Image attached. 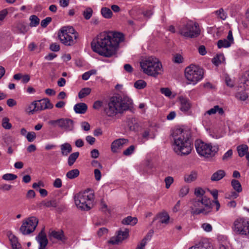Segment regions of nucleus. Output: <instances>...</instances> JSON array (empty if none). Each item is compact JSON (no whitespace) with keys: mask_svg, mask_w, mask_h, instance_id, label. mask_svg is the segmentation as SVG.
Listing matches in <instances>:
<instances>
[{"mask_svg":"<svg viewBox=\"0 0 249 249\" xmlns=\"http://www.w3.org/2000/svg\"><path fill=\"white\" fill-rule=\"evenodd\" d=\"M61 154L67 156L72 151V147L69 143L66 142L60 145Z\"/></svg>","mask_w":249,"mask_h":249,"instance_id":"obj_23","label":"nucleus"},{"mask_svg":"<svg viewBox=\"0 0 249 249\" xmlns=\"http://www.w3.org/2000/svg\"><path fill=\"white\" fill-rule=\"evenodd\" d=\"M101 13L102 16L107 19H109L112 17L113 13L109 8L107 7H103L101 10Z\"/></svg>","mask_w":249,"mask_h":249,"instance_id":"obj_30","label":"nucleus"},{"mask_svg":"<svg viewBox=\"0 0 249 249\" xmlns=\"http://www.w3.org/2000/svg\"><path fill=\"white\" fill-rule=\"evenodd\" d=\"M91 89L89 88H84L82 89L78 93V97L80 99L85 98L89 95L91 92Z\"/></svg>","mask_w":249,"mask_h":249,"instance_id":"obj_35","label":"nucleus"},{"mask_svg":"<svg viewBox=\"0 0 249 249\" xmlns=\"http://www.w3.org/2000/svg\"><path fill=\"white\" fill-rule=\"evenodd\" d=\"M195 147L198 154L205 158H212L217 153L218 145L213 146L211 143H207L200 140H197L195 143Z\"/></svg>","mask_w":249,"mask_h":249,"instance_id":"obj_7","label":"nucleus"},{"mask_svg":"<svg viewBox=\"0 0 249 249\" xmlns=\"http://www.w3.org/2000/svg\"><path fill=\"white\" fill-rule=\"evenodd\" d=\"M178 30L181 36L188 38L196 37L200 33L198 24L191 20L187 21L181 26H179Z\"/></svg>","mask_w":249,"mask_h":249,"instance_id":"obj_9","label":"nucleus"},{"mask_svg":"<svg viewBox=\"0 0 249 249\" xmlns=\"http://www.w3.org/2000/svg\"><path fill=\"white\" fill-rule=\"evenodd\" d=\"M164 181L165 182V187L167 189L169 188L171 185L174 182V178L173 177L169 176L165 178Z\"/></svg>","mask_w":249,"mask_h":249,"instance_id":"obj_48","label":"nucleus"},{"mask_svg":"<svg viewBox=\"0 0 249 249\" xmlns=\"http://www.w3.org/2000/svg\"><path fill=\"white\" fill-rule=\"evenodd\" d=\"M224 60V56L223 54H217L212 59V62L215 66H218Z\"/></svg>","mask_w":249,"mask_h":249,"instance_id":"obj_34","label":"nucleus"},{"mask_svg":"<svg viewBox=\"0 0 249 249\" xmlns=\"http://www.w3.org/2000/svg\"><path fill=\"white\" fill-rule=\"evenodd\" d=\"M79 156V153L78 152H76L71 153L68 159V164L70 166H72L76 159Z\"/></svg>","mask_w":249,"mask_h":249,"instance_id":"obj_33","label":"nucleus"},{"mask_svg":"<svg viewBox=\"0 0 249 249\" xmlns=\"http://www.w3.org/2000/svg\"><path fill=\"white\" fill-rule=\"evenodd\" d=\"M82 128L86 131L90 130V125L87 122H82L81 124Z\"/></svg>","mask_w":249,"mask_h":249,"instance_id":"obj_58","label":"nucleus"},{"mask_svg":"<svg viewBox=\"0 0 249 249\" xmlns=\"http://www.w3.org/2000/svg\"><path fill=\"white\" fill-rule=\"evenodd\" d=\"M52 18L51 17H47L41 21V26L43 28H45L51 22Z\"/></svg>","mask_w":249,"mask_h":249,"instance_id":"obj_51","label":"nucleus"},{"mask_svg":"<svg viewBox=\"0 0 249 249\" xmlns=\"http://www.w3.org/2000/svg\"><path fill=\"white\" fill-rule=\"evenodd\" d=\"M59 127L67 131H71L74 128L73 121L69 118L60 119Z\"/></svg>","mask_w":249,"mask_h":249,"instance_id":"obj_13","label":"nucleus"},{"mask_svg":"<svg viewBox=\"0 0 249 249\" xmlns=\"http://www.w3.org/2000/svg\"><path fill=\"white\" fill-rule=\"evenodd\" d=\"M36 108L38 110H43L46 109H51L53 107V105L50 102V101L47 99H43L38 101H36Z\"/></svg>","mask_w":249,"mask_h":249,"instance_id":"obj_17","label":"nucleus"},{"mask_svg":"<svg viewBox=\"0 0 249 249\" xmlns=\"http://www.w3.org/2000/svg\"><path fill=\"white\" fill-rule=\"evenodd\" d=\"M189 187L188 185H184L182 186L178 192V196L180 197H183L186 196L189 192Z\"/></svg>","mask_w":249,"mask_h":249,"instance_id":"obj_40","label":"nucleus"},{"mask_svg":"<svg viewBox=\"0 0 249 249\" xmlns=\"http://www.w3.org/2000/svg\"><path fill=\"white\" fill-rule=\"evenodd\" d=\"M26 137L28 142H32L36 138V134L34 132H30L27 134Z\"/></svg>","mask_w":249,"mask_h":249,"instance_id":"obj_50","label":"nucleus"},{"mask_svg":"<svg viewBox=\"0 0 249 249\" xmlns=\"http://www.w3.org/2000/svg\"><path fill=\"white\" fill-rule=\"evenodd\" d=\"M38 223L35 216H31L25 219L20 227L19 231L23 235H28L34 232Z\"/></svg>","mask_w":249,"mask_h":249,"instance_id":"obj_11","label":"nucleus"},{"mask_svg":"<svg viewBox=\"0 0 249 249\" xmlns=\"http://www.w3.org/2000/svg\"><path fill=\"white\" fill-rule=\"evenodd\" d=\"M218 112L220 115H222L224 113L223 109L222 107H220L218 106H215L213 108H211L204 113V116L207 115H212L214 114L216 112Z\"/></svg>","mask_w":249,"mask_h":249,"instance_id":"obj_26","label":"nucleus"},{"mask_svg":"<svg viewBox=\"0 0 249 249\" xmlns=\"http://www.w3.org/2000/svg\"><path fill=\"white\" fill-rule=\"evenodd\" d=\"M29 19L30 20V26L31 27H36L39 23L40 19L36 15L31 16Z\"/></svg>","mask_w":249,"mask_h":249,"instance_id":"obj_41","label":"nucleus"},{"mask_svg":"<svg viewBox=\"0 0 249 249\" xmlns=\"http://www.w3.org/2000/svg\"><path fill=\"white\" fill-rule=\"evenodd\" d=\"M4 143L7 145L9 146L13 142V138L10 136H5L3 138Z\"/></svg>","mask_w":249,"mask_h":249,"instance_id":"obj_56","label":"nucleus"},{"mask_svg":"<svg viewBox=\"0 0 249 249\" xmlns=\"http://www.w3.org/2000/svg\"><path fill=\"white\" fill-rule=\"evenodd\" d=\"M135 150V146L133 145H131L126 149L124 151L123 154L125 156H129L131 155Z\"/></svg>","mask_w":249,"mask_h":249,"instance_id":"obj_49","label":"nucleus"},{"mask_svg":"<svg viewBox=\"0 0 249 249\" xmlns=\"http://www.w3.org/2000/svg\"><path fill=\"white\" fill-rule=\"evenodd\" d=\"M140 65L143 72L148 75L156 77L162 71V65L156 57H149L142 60Z\"/></svg>","mask_w":249,"mask_h":249,"instance_id":"obj_5","label":"nucleus"},{"mask_svg":"<svg viewBox=\"0 0 249 249\" xmlns=\"http://www.w3.org/2000/svg\"><path fill=\"white\" fill-rule=\"evenodd\" d=\"M216 14L222 19L224 20L226 19L227 16L222 8L220 9L219 10L216 11Z\"/></svg>","mask_w":249,"mask_h":249,"instance_id":"obj_52","label":"nucleus"},{"mask_svg":"<svg viewBox=\"0 0 249 249\" xmlns=\"http://www.w3.org/2000/svg\"><path fill=\"white\" fill-rule=\"evenodd\" d=\"M225 175L224 170H219L212 175L211 179L212 181H218L224 178Z\"/></svg>","mask_w":249,"mask_h":249,"instance_id":"obj_24","label":"nucleus"},{"mask_svg":"<svg viewBox=\"0 0 249 249\" xmlns=\"http://www.w3.org/2000/svg\"><path fill=\"white\" fill-rule=\"evenodd\" d=\"M14 28L17 30L18 33L25 34L29 30L28 25L23 22L17 23Z\"/></svg>","mask_w":249,"mask_h":249,"instance_id":"obj_19","label":"nucleus"},{"mask_svg":"<svg viewBox=\"0 0 249 249\" xmlns=\"http://www.w3.org/2000/svg\"><path fill=\"white\" fill-rule=\"evenodd\" d=\"M160 91L162 94L167 97L170 96L172 94L171 90L168 88H161L160 89Z\"/></svg>","mask_w":249,"mask_h":249,"instance_id":"obj_62","label":"nucleus"},{"mask_svg":"<svg viewBox=\"0 0 249 249\" xmlns=\"http://www.w3.org/2000/svg\"><path fill=\"white\" fill-rule=\"evenodd\" d=\"M50 236L62 241H64L66 239L62 231H53L51 233Z\"/></svg>","mask_w":249,"mask_h":249,"instance_id":"obj_27","label":"nucleus"},{"mask_svg":"<svg viewBox=\"0 0 249 249\" xmlns=\"http://www.w3.org/2000/svg\"><path fill=\"white\" fill-rule=\"evenodd\" d=\"M74 201L76 206L82 210L89 211L92 206L94 194L88 189L83 193H79L74 196Z\"/></svg>","mask_w":249,"mask_h":249,"instance_id":"obj_6","label":"nucleus"},{"mask_svg":"<svg viewBox=\"0 0 249 249\" xmlns=\"http://www.w3.org/2000/svg\"><path fill=\"white\" fill-rule=\"evenodd\" d=\"M53 186L56 188H60L62 186L61 179L59 178H56L53 183Z\"/></svg>","mask_w":249,"mask_h":249,"instance_id":"obj_59","label":"nucleus"},{"mask_svg":"<svg viewBox=\"0 0 249 249\" xmlns=\"http://www.w3.org/2000/svg\"><path fill=\"white\" fill-rule=\"evenodd\" d=\"M50 49L52 51L58 52L60 50V46L57 43H53L50 45Z\"/></svg>","mask_w":249,"mask_h":249,"instance_id":"obj_60","label":"nucleus"},{"mask_svg":"<svg viewBox=\"0 0 249 249\" xmlns=\"http://www.w3.org/2000/svg\"><path fill=\"white\" fill-rule=\"evenodd\" d=\"M41 205L45 207H56L57 206V203L56 200L53 199L49 201L44 200L41 202Z\"/></svg>","mask_w":249,"mask_h":249,"instance_id":"obj_32","label":"nucleus"},{"mask_svg":"<svg viewBox=\"0 0 249 249\" xmlns=\"http://www.w3.org/2000/svg\"><path fill=\"white\" fill-rule=\"evenodd\" d=\"M197 174L196 171H192L190 174L185 175L184 181L187 183H190L195 181L197 178Z\"/></svg>","mask_w":249,"mask_h":249,"instance_id":"obj_29","label":"nucleus"},{"mask_svg":"<svg viewBox=\"0 0 249 249\" xmlns=\"http://www.w3.org/2000/svg\"><path fill=\"white\" fill-rule=\"evenodd\" d=\"M123 34L118 32H103L91 43L92 50L99 55L110 57L115 54L119 43L124 40Z\"/></svg>","mask_w":249,"mask_h":249,"instance_id":"obj_1","label":"nucleus"},{"mask_svg":"<svg viewBox=\"0 0 249 249\" xmlns=\"http://www.w3.org/2000/svg\"><path fill=\"white\" fill-rule=\"evenodd\" d=\"M9 240L11 242L12 249H21V245L18 243L16 237L13 235L10 236Z\"/></svg>","mask_w":249,"mask_h":249,"instance_id":"obj_28","label":"nucleus"},{"mask_svg":"<svg viewBox=\"0 0 249 249\" xmlns=\"http://www.w3.org/2000/svg\"><path fill=\"white\" fill-rule=\"evenodd\" d=\"M248 97V94L245 91L238 92L235 94V97L237 99L243 101L246 100Z\"/></svg>","mask_w":249,"mask_h":249,"instance_id":"obj_44","label":"nucleus"},{"mask_svg":"<svg viewBox=\"0 0 249 249\" xmlns=\"http://www.w3.org/2000/svg\"><path fill=\"white\" fill-rule=\"evenodd\" d=\"M129 235V231L128 229H125L124 231H118V234L116 237H112L109 241L112 244H117L119 242L127 238Z\"/></svg>","mask_w":249,"mask_h":249,"instance_id":"obj_14","label":"nucleus"},{"mask_svg":"<svg viewBox=\"0 0 249 249\" xmlns=\"http://www.w3.org/2000/svg\"><path fill=\"white\" fill-rule=\"evenodd\" d=\"M95 178L97 181H99L101 178V172L98 169L94 170Z\"/></svg>","mask_w":249,"mask_h":249,"instance_id":"obj_61","label":"nucleus"},{"mask_svg":"<svg viewBox=\"0 0 249 249\" xmlns=\"http://www.w3.org/2000/svg\"><path fill=\"white\" fill-rule=\"evenodd\" d=\"M58 36L62 43L66 46H72L76 43L78 33L72 27H63L59 31Z\"/></svg>","mask_w":249,"mask_h":249,"instance_id":"obj_8","label":"nucleus"},{"mask_svg":"<svg viewBox=\"0 0 249 249\" xmlns=\"http://www.w3.org/2000/svg\"><path fill=\"white\" fill-rule=\"evenodd\" d=\"M79 171L78 169H72L67 173L66 177L69 179H73L77 177L79 175Z\"/></svg>","mask_w":249,"mask_h":249,"instance_id":"obj_36","label":"nucleus"},{"mask_svg":"<svg viewBox=\"0 0 249 249\" xmlns=\"http://www.w3.org/2000/svg\"><path fill=\"white\" fill-rule=\"evenodd\" d=\"M237 150L239 156L240 157H242L245 155H247L248 152V147L247 145H239L237 148Z\"/></svg>","mask_w":249,"mask_h":249,"instance_id":"obj_31","label":"nucleus"},{"mask_svg":"<svg viewBox=\"0 0 249 249\" xmlns=\"http://www.w3.org/2000/svg\"><path fill=\"white\" fill-rule=\"evenodd\" d=\"M12 186L9 184H4L0 186V190L3 191H8L11 189Z\"/></svg>","mask_w":249,"mask_h":249,"instance_id":"obj_63","label":"nucleus"},{"mask_svg":"<svg viewBox=\"0 0 249 249\" xmlns=\"http://www.w3.org/2000/svg\"><path fill=\"white\" fill-rule=\"evenodd\" d=\"M205 191L201 187L196 188L195 190L194 194L196 196V198L201 199L203 197H206L204 196Z\"/></svg>","mask_w":249,"mask_h":249,"instance_id":"obj_38","label":"nucleus"},{"mask_svg":"<svg viewBox=\"0 0 249 249\" xmlns=\"http://www.w3.org/2000/svg\"><path fill=\"white\" fill-rule=\"evenodd\" d=\"M36 240L39 244L38 249H45L48 241L44 229H42L38 233V235L36 237Z\"/></svg>","mask_w":249,"mask_h":249,"instance_id":"obj_16","label":"nucleus"},{"mask_svg":"<svg viewBox=\"0 0 249 249\" xmlns=\"http://www.w3.org/2000/svg\"><path fill=\"white\" fill-rule=\"evenodd\" d=\"M183 57L179 54H176L173 58V61L176 63H181L183 62Z\"/></svg>","mask_w":249,"mask_h":249,"instance_id":"obj_54","label":"nucleus"},{"mask_svg":"<svg viewBox=\"0 0 249 249\" xmlns=\"http://www.w3.org/2000/svg\"><path fill=\"white\" fill-rule=\"evenodd\" d=\"M128 140L126 139H118L114 141L111 145V150L113 152H117L119 149H121L124 145H126Z\"/></svg>","mask_w":249,"mask_h":249,"instance_id":"obj_15","label":"nucleus"},{"mask_svg":"<svg viewBox=\"0 0 249 249\" xmlns=\"http://www.w3.org/2000/svg\"><path fill=\"white\" fill-rule=\"evenodd\" d=\"M134 86L137 89H143L146 87V82L143 80H138L134 83Z\"/></svg>","mask_w":249,"mask_h":249,"instance_id":"obj_43","label":"nucleus"},{"mask_svg":"<svg viewBox=\"0 0 249 249\" xmlns=\"http://www.w3.org/2000/svg\"><path fill=\"white\" fill-rule=\"evenodd\" d=\"M188 249H212L210 243L206 241L200 242Z\"/></svg>","mask_w":249,"mask_h":249,"instance_id":"obj_22","label":"nucleus"},{"mask_svg":"<svg viewBox=\"0 0 249 249\" xmlns=\"http://www.w3.org/2000/svg\"><path fill=\"white\" fill-rule=\"evenodd\" d=\"M202 228L207 232H210L212 231V226L209 223H203L201 225Z\"/></svg>","mask_w":249,"mask_h":249,"instance_id":"obj_55","label":"nucleus"},{"mask_svg":"<svg viewBox=\"0 0 249 249\" xmlns=\"http://www.w3.org/2000/svg\"><path fill=\"white\" fill-rule=\"evenodd\" d=\"M137 222L138 219L137 217L128 216L122 220V223L124 225H130L131 226H134L137 224Z\"/></svg>","mask_w":249,"mask_h":249,"instance_id":"obj_25","label":"nucleus"},{"mask_svg":"<svg viewBox=\"0 0 249 249\" xmlns=\"http://www.w3.org/2000/svg\"><path fill=\"white\" fill-rule=\"evenodd\" d=\"M203 75V70L194 65L187 67L185 70V76L189 81V84L195 85L202 79Z\"/></svg>","mask_w":249,"mask_h":249,"instance_id":"obj_10","label":"nucleus"},{"mask_svg":"<svg viewBox=\"0 0 249 249\" xmlns=\"http://www.w3.org/2000/svg\"><path fill=\"white\" fill-rule=\"evenodd\" d=\"M26 111L29 113L33 114L34 112L37 111L36 108V102H33L29 105L25 109Z\"/></svg>","mask_w":249,"mask_h":249,"instance_id":"obj_42","label":"nucleus"},{"mask_svg":"<svg viewBox=\"0 0 249 249\" xmlns=\"http://www.w3.org/2000/svg\"><path fill=\"white\" fill-rule=\"evenodd\" d=\"M133 107L132 100L127 96L111 97L104 107V111L108 117L115 116L118 113L130 109Z\"/></svg>","mask_w":249,"mask_h":249,"instance_id":"obj_3","label":"nucleus"},{"mask_svg":"<svg viewBox=\"0 0 249 249\" xmlns=\"http://www.w3.org/2000/svg\"><path fill=\"white\" fill-rule=\"evenodd\" d=\"M231 43L226 39L219 40L217 42L218 48H228L231 45Z\"/></svg>","mask_w":249,"mask_h":249,"instance_id":"obj_39","label":"nucleus"},{"mask_svg":"<svg viewBox=\"0 0 249 249\" xmlns=\"http://www.w3.org/2000/svg\"><path fill=\"white\" fill-rule=\"evenodd\" d=\"M171 135L174 141V150L180 155H187L192 150L191 131L186 128L173 130Z\"/></svg>","mask_w":249,"mask_h":249,"instance_id":"obj_2","label":"nucleus"},{"mask_svg":"<svg viewBox=\"0 0 249 249\" xmlns=\"http://www.w3.org/2000/svg\"><path fill=\"white\" fill-rule=\"evenodd\" d=\"M231 186L237 192L240 193L242 191V188L240 182L236 179H232L231 182Z\"/></svg>","mask_w":249,"mask_h":249,"instance_id":"obj_37","label":"nucleus"},{"mask_svg":"<svg viewBox=\"0 0 249 249\" xmlns=\"http://www.w3.org/2000/svg\"><path fill=\"white\" fill-rule=\"evenodd\" d=\"M191 213L198 215L201 213L207 214L212 211L213 205L211 200L207 197L194 198L190 200Z\"/></svg>","mask_w":249,"mask_h":249,"instance_id":"obj_4","label":"nucleus"},{"mask_svg":"<svg viewBox=\"0 0 249 249\" xmlns=\"http://www.w3.org/2000/svg\"><path fill=\"white\" fill-rule=\"evenodd\" d=\"M103 105V103L101 101H96L93 105V108L95 109L99 110Z\"/></svg>","mask_w":249,"mask_h":249,"instance_id":"obj_57","label":"nucleus"},{"mask_svg":"<svg viewBox=\"0 0 249 249\" xmlns=\"http://www.w3.org/2000/svg\"><path fill=\"white\" fill-rule=\"evenodd\" d=\"M159 219L160 222L162 224H167L169 223L170 216L168 213L165 211H163L158 213L153 218V222Z\"/></svg>","mask_w":249,"mask_h":249,"instance_id":"obj_18","label":"nucleus"},{"mask_svg":"<svg viewBox=\"0 0 249 249\" xmlns=\"http://www.w3.org/2000/svg\"><path fill=\"white\" fill-rule=\"evenodd\" d=\"M2 126L6 129H10L12 127V124L9 123V119L7 117H4L2 120Z\"/></svg>","mask_w":249,"mask_h":249,"instance_id":"obj_46","label":"nucleus"},{"mask_svg":"<svg viewBox=\"0 0 249 249\" xmlns=\"http://www.w3.org/2000/svg\"><path fill=\"white\" fill-rule=\"evenodd\" d=\"M232 155V150L231 149L229 150L226 152L222 157V160L224 161L228 160L230 158H231Z\"/></svg>","mask_w":249,"mask_h":249,"instance_id":"obj_53","label":"nucleus"},{"mask_svg":"<svg viewBox=\"0 0 249 249\" xmlns=\"http://www.w3.org/2000/svg\"><path fill=\"white\" fill-rule=\"evenodd\" d=\"M225 82L228 86L231 88L234 86V82L228 76L225 77Z\"/></svg>","mask_w":249,"mask_h":249,"instance_id":"obj_64","label":"nucleus"},{"mask_svg":"<svg viewBox=\"0 0 249 249\" xmlns=\"http://www.w3.org/2000/svg\"><path fill=\"white\" fill-rule=\"evenodd\" d=\"M232 230L236 234L249 235V220L244 218L237 219L233 223Z\"/></svg>","mask_w":249,"mask_h":249,"instance_id":"obj_12","label":"nucleus"},{"mask_svg":"<svg viewBox=\"0 0 249 249\" xmlns=\"http://www.w3.org/2000/svg\"><path fill=\"white\" fill-rule=\"evenodd\" d=\"M73 109L76 113L84 114L88 109V106L85 103H80L76 104Z\"/></svg>","mask_w":249,"mask_h":249,"instance_id":"obj_21","label":"nucleus"},{"mask_svg":"<svg viewBox=\"0 0 249 249\" xmlns=\"http://www.w3.org/2000/svg\"><path fill=\"white\" fill-rule=\"evenodd\" d=\"M93 10L90 7H87L86 9L83 12V16L84 18L88 20L90 18L92 15Z\"/></svg>","mask_w":249,"mask_h":249,"instance_id":"obj_45","label":"nucleus"},{"mask_svg":"<svg viewBox=\"0 0 249 249\" xmlns=\"http://www.w3.org/2000/svg\"><path fill=\"white\" fill-rule=\"evenodd\" d=\"M179 100L180 102V109L184 112H187L191 107L189 100L184 97H180Z\"/></svg>","mask_w":249,"mask_h":249,"instance_id":"obj_20","label":"nucleus"},{"mask_svg":"<svg viewBox=\"0 0 249 249\" xmlns=\"http://www.w3.org/2000/svg\"><path fill=\"white\" fill-rule=\"evenodd\" d=\"M18 178L17 176L11 173H7L3 175L2 178L5 180H13Z\"/></svg>","mask_w":249,"mask_h":249,"instance_id":"obj_47","label":"nucleus"}]
</instances>
